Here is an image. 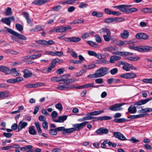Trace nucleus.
Returning a JSON list of instances; mask_svg holds the SVG:
<instances>
[{
  "instance_id": "nucleus-1",
  "label": "nucleus",
  "mask_w": 152,
  "mask_h": 152,
  "mask_svg": "<svg viewBox=\"0 0 152 152\" xmlns=\"http://www.w3.org/2000/svg\"><path fill=\"white\" fill-rule=\"evenodd\" d=\"M77 81H78V80L77 79L74 78L67 79L64 82V83L66 84L58 86L57 87V89L61 91H63L66 90L68 89L74 88H75L74 85L69 84Z\"/></svg>"
},
{
  "instance_id": "nucleus-2",
  "label": "nucleus",
  "mask_w": 152,
  "mask_h": 152,
  "mask_svg": "<svg viewBox=\"0 0 152 152\" xmlns=\"http://www.w3.org/2000/svg\"><path fill=\"white\" fill-rule=\"evenodd\" d=\"M109 68L106 67H101L97 70L96 73L98 77L104 76L109 73Z\"/></svg>"
},
{
  "instance_id": "nucleus-3",
  "label": "nucleus",
  "mask_w": 152,
  "mask_h": 152,
  "mask_svg": "<svg viewBox=\"0 0 152 152\" xmlns=\"http://www.w3.org/2000/svg\"><path fill=\"white\" fill-rule=\"evenodd\" d=\"M88 122V121H84L80 124H74L73 128H69L70 133L75 131L79 130L83 128Z\"/></svg>"
},
{
  "instance_id": "nucleus-4",
  "label": "nucleus",
  "mask_w": 152,
  "mask_h": 152,
  "mask_svg": "<svg viewBox=\"0 0 152 152\" xmlns=\"http://www.w3.org/2000/svg\"><path fill=\"white\" fill-rule=\"evenodd\" d=\"M4 28L7 31L15 36L17 37L19 39L24 40H25L27 39L26 37L24 35L17 33L15 31L12 30V29L6 27L5 26Z\"/></svg>"
},
{
  "instance_id": "nucleus-5",
  "label": "nucleus",
  "mask_w": 152,
  "mask_h": 152,
  "mask_svg": "<svg viewBox=\"0 0 152 152\" xmlns=\"http://www.w3.org/2000/svg\"><path fill=\"white\" fill-rule=\"evenodd\" d=\"M136 48L137 50L141 52H147L152 50V47L148 46H142Z\"/></svg>"
},
{
  "instance_id": "nucleus-6",
  "label": "nucleus",
  "mask_w": 152,
  "mask_h": 152,
  "mask_svg": "<svg viewBox=\"0 0 152 152\" xmlns=\"http://www.w3.org/2000/svg\"><path fill=\"white\" fill-rule=\"evenodd\" d=\"M124 103H122L120 104H116L110 106L109 109L112 111H119L122 109L121 107L123 105Z\"/></svg>"
},
{
  "instance_id": "nucleus-7",
  "label": "nucleus",
  "mask_w": 152,
  "mask_h": 152,
  "mask_svg": "<svg viewBox=\"0 0 152 152\" xmlns=\"http://www.w3.org/2000/svg\"><path fill=\"white\" fill-rule=\"evenodd\" d=\"M137 76V75L133 72H129L125 74H122L120 75V77L123 78L130 79H133Z\"/></svg>"
},
{
  "instance_id": "nucleus-8",
  "label": "nucleus",
  "mask_w": 152,
  "mask_h": 152,
  "mask_svg": "<svg viewBox=\"0 0 152 152\" xmlns=\"http://www.w3.org/2000/svg\"><path fill=\"white\" fill-rule=\"evenodd\" d=\"M14 17L11 16L7 18H2L1 19V21L3 23H6L7 25L10 26L11 21H14Z\"/></svg>"
},
{
  "instance_id": "nucleus-9",
  "label": "nucleus",
  "mask_w": 152,
  "mask_h": 152,
  "mask_svg": "<svg viewBox=\"0 0 152 152\" xmlns=\"http://www.w3.org/2000/svg\"><path fill=\"white\" fill-rule=\"evenodd\" d=\"M117 65L119 66L123 65L122 69L126 71H129L130 69V64L126 63L123 61H119L117 63Z\"/></svg>"
},
{
  "instance_id": "nucleus-10",
  "label": "nucleus",
  "mask_w": 152,
  "mask_h": 152,
  "mask_svg": "<svg viewBox=\"0 0 152 152\" xmlns=\"http://www.w3.org/2000/svg\"><path fill=\"white\" fill-rule=\"evenodd\" d=\"M45 85V84L42 83H37L34 84L27 83L24 86L28 88H36L40 86Z\"/></svg>"
},
{
  "instance_id": "nucleus-11",
  "label": "nucleus",
  "mask_w": 152,
  "mask_h": 152,
  "mask_svg": "<svg viewBox=\"0 0 152 152\" xmlns=\"http://www.w3.org/2000/svg\"><path fill=\"white\" fill-rule=\"evenodd\" d=\"M109 130L107 129L104 127L101 128L97 129L95 132L96 135H102L108 133Z\"/></svg>"
},
{
  "instance_id": "nucleus-12",
  "label": "nucleus",
  "mask_w": 152,
  "mask_h": 152,
  "mask_svg": "<svg viewBox=\"0 0 152 152\" xmlns=\"http://www.w3.org/2000/svg\"><path fill=\"white\" fill-rule=\"evenodd\" d=\"M113 135L114 136L122 140H126L127 139L121 133L119 132H114Z\"/></svg>"
},
{
  "instance_id": "nucleus-13",
  "label": "nucleus",
  "mask_w": 152,
  "mask_h": 152,
  "mask_svg": "<svg viewBox=\"0 0 152 152\" xmlns=\"http://www.w3.org/2000/svg\"><path fill=\"white\" fill-rule=\"evenodd\" d=\"M136 37L138 39H142L146 40L148 39L149 36L145 33H139L136 34Z\"/></svg>"
},
{
  "instance_id": "nucleus-14",
  "label": "nucleus",
  "mask_w": 152,
  "mask_h": 152,
  "mask_svg": "<svg viewBox=\"0 0 152 152\" xmlns=\"http://www.w3.org/2000/svg\"><path fill=\"white\" fill-rule=\"evenodd\" d=\"M64 40L65 41L68 42H77L81 40V38L79 37H71L65 38Z\"/></svg>"
},
{
  "instance_id": "nucleus-15",
  "label": "nucleus",
  "mask_w": 152,
  "mask_h": 152,
  "mask_svg": "<svg viewBox=\"0 0 152 152\" xmlns=\"http://www.w3.org/2000/svg\"><path fill=\"white\" fill-rule=\"evenodd\" d=\"M50 1V0H35L33 1L32 3L35 5H40Z\"/></svg>"
},
{
  "instance_id": "nucleus-16",
  "label": "nucleus",
  "mask_w": 152,
  "mask_h": 152,
  "mask_svg": "<svg viewBox=\"0 0 152 152\" xmlns=\"http://www.w3.org/2000/svg\"><path fill=\"white\" fill-rule=\"evenodd\" d=\"M0 71L3 72L6 74H10V69L5 66H0Z\"/></svg>"
},
{
  "instance_id": "nucleus-17",
  "label": "nucleus",
  "mask_w": 152,
  "mask_h": 152,
  "mask_svg": "<svg viewBox=\"0 0 152 152\" xmlns=\"http://www.w3.org/2000/svg\"><path fill=\"white\" fill-rule=\"evenodd\" d=\"M57 132L59 131H62V133L63 134L65 133H70L69 128L66 129L64 126L56 128Z\"/></svg>"
},
{
  "instance_id": "nucleus-18",
  "label": "nucleus",
  "mask_w": 152,
  "mask_h": 152,
  "mask_svg": "<svg viewBox=\"0 0 152 152\" xmlns=\"http://www.w3.org/2000/svg\"><path fill=\"white\" fill-rule=\"evenodd\" d=\"M121 57L119 56H111L109 60V62L111 64H113L115 62V61L120 60Z\"/></svg>"
},
{
  "instance_id": "nucleus-19",
  "label": "nucleus",
  "mask_w": 152,
  "mask_h": 152,
  "mask_svg": "<svg viewBox=\"0 0 152 152\" xmlns=\"http://www.w3.org/2000/svg\"><path fill=\"white\" fill-rule=\"evenodd\" d=\"M28 123L26 122H23L22 121H20L18 124V131L25 128L27 125Z\"/></svg>"
},
{
  "instance_id": "nucleus-20",
  "label": "nucleus",
  "mask_w": 152,
  "mask_h": 152,
  "mask_svg": "<svg viewBox=\"0 0 152 152\" xmlns=\"http://www.w3.org/2000/svg\"><path fill=\"white\" fill-rule=\"evenodd\" d=\"M131 5H120L119 10L121 11L127 13L128 8L130 7Z\"/></svg>"
},
{
  "instance_id": "nucleus-21",
  "label": "nucleus",
  "mask_w": 152,
  "mask_h": 152,
  "mask_svg": "<svg viewBox=\"0 0 152 152\" xmlns=\"http://www.w3.org/2000/svg\"><path fill=\"white\" fill-rule=\"evenodd\" d=\"M152 99V98H148L146 99L142 100L141 101H139L135 103L134 104L135 105H140L142 104H145L147 103L149 101L151 100Z\"/></svg>"
},
{
  "instance_id": "nucleus-22",
  "label": "nucleus",
  "mask_w": 152,
  "mask_h": 152,
  "mask_svg": "<svg viewBox=\"0 0 152 152\" xmlns=\"http://www.w3.org/2000/svg\"><path fill=\"white\" fill-rule=\"evenodd\" d=\"M23 77L25 78L31 77L32 74V72L28 69H25L23 71Z\"/></svg>"
},
{
  "instance_id": "nucleus-23",
  "label": "nucleus",
  "mask_w": 152,
  "mask_h": 152,
  "mask_svg": "<svg viewBox=\"0 0 152 152\" xmlns=\"http://www.w3.org/2000/svg\"><path fill=\"white\" fill-rule=\"evenodd\" d=\"M113 53L121 56L131 55L133 54L132 53L126 52H116L115 53Z\"/></svg>"
},
{
  "instance_id": "nucleus-24",
  "label": "nucleus",
  "mask_w": 152,
  "mask_h": 152,
  "mask_svg": "<svg viewBox=\"0 0 152 152\" xmlns=\"http://www.w3.org/2000/svg\"><path fill=\"white\" fill-rule=\"evenodd\" d=\"M129 35V33L127 30H124L123 32L121 34V37L124 39H127Z\"/></svg>"
},
{
  "instance_id": "nucleus-25",
  "label": "nucleus",
  "mask_w": 152,
  "mask_h": 152,
  "mask_svg": "<svg viewBox=\"0 0 152 152\" xmlns=\"http://www.w3.org/2000/svg\"><path fill=\"white\" fill-rule=\"evenodd\" d=\"M88 53L90 56H94L98 58H100L99 54H97L94 51L89 50L88 51Z\"/></svg>"
},
{
  "instance_id": "nucleus-26",
  "label": "nucleus",
  "mask_w": 152,
  "mask_h": 152,
  "mask_svg": "<svg viewBox=\"0 0 152 152\" xmlns=\"http://www.w3.org/2000/svg\"><path fill=\"white\" fill-rule=\"evenodd\" d=\"M63 61L62 60L59 59L58 58H56L53 60L51 64L54 66H55L57 63H63Z\"/></svg>"
},
{
  "instance_id": "nucleus-27",
  "label": "nucleus",
  "mask_w": 152,
  "mask_h": 152,
  "mask_svg": "<svg viewBox=\"0 0 152 152\" xmlns=\"http://www.w3.org/2000/svg\"><path fill=\"white\" fill-rule=\"evenodd\" d=\"M29 133L32 135H35L37 134V132L34 126H30L28 130Z\"/></svg>"
},
{
  "instance_id": "nucleus-28",
  "label": "nucleus",
  "mask_w": 152,
  "mask_h": 152,
  "mask_svg": "<svg viewBox=\"0 0 152 152\" xmlns=\"http://www.w3.org/2000/svg\"><path fill=\"white\" fill-rule=\"evenodd\" d=\"M128 111L131 113H134L137 111L136 107L133 105H131L129 107Z\"/></svg>"
},
{
  "instance_id": "nucleus-29",
  "label": "nucleus",
  "mask_w": 152,
  "mask_h": 152,
  "mask_svg": "<svg viewBox=\"0 0 152 152\" xmlns=\"http://www.w3.org/2000/svg\"><path fill=\"white\" fill-rule=\"evenodd\" d=\"M93 16H96V17L100 18L102 16L103 13L101 12H97L96 11H94L92 12L91 14Z\"/></svg>"
},
{
  "instance_id": "nucleus-30",
  "label": "nucleus",
  "mask_w": 152,
  "mask_h": 152,
  "mask_svg": "<svg viewBox=\"0 0 152 152\" xmlns=\"http://www.w3.org/2000/svg\"><path fill=\"white\" fill-rule=\"evenodd\" d=\"M34 124L39 134L42 133V131L40 128V125L39 123L37 122H35Z\"/></svg>"
},
{
  "instance_id": "nucleus-31",
  "label": "nucleus",
  "mask_w": 152,
  "mask_h": 152,
  "mask_svg": "<svg viewBox=\"0 0 152 152\" xmlns=\"http://www.w3.org/2000/svg\"><path fill=\"white\" fill-rule=\"evenodd\" d=\"M110 35L111 33H107L106 35H103V37L105 41L106 42H109L111 40V38L110 37Z\"/></svg>"
},
{
  "instance_id": "nucleus-32",
  "label": "nucleus",
  "mask_w": 152,
  "mask_h": 152,
  "mask_svg": "<svg viewBox=\"0 0 152 152\" xmlns=\"http://www.w3.org/2000/svg\"><path fill=\"white\" fill-rule=\"evenodd\" d=\"M9 96V92H0V98H3L8 97Z\"/></svg>"
},
{
  "instance_id": "nucleus-33",
  "label": "nucleus",
  "mask_w": 152,
  "mask_h": 152,
  "mask_svg": "<svg viewBox=\"0 0 152 152\" xmlns=\"http://www.w3.org/2000/svg\"><path fill=\"white\" fill-rule=\"evenodd\" d=\"M10 74L12 73L15 76H19L20 75V74L18 73L16 71V69L15 68H12L10 69Z\"/></svg>"
},
{
  "instance_id": "nucleus-34",
  "label": "nucleus",
  "mask_w": 152,
  "mask_h": 152,
  "mask_svg": "<svg viewBox=\"0 0 152 152\" xmlns=\"http://www.w3.org/2000/svg\"><path fill=\"white\" fill-rule=\"evenodd\" d=\"M113 121L116 123H122L127 121V120L124 118H120L118 119H115L113 120Z\"/></svg>"
},
{
  "instance_id": "nucleus-35",
  "label": "nucleus",
  "mask_w": 152,
  "mask_h": 152,
  "mask_svg": "<svg viewBox=\"0 0 152 152\" xmlns=\"http://www.w3.org/2000/svg\"><path fill=\"white\" fill-rule=\"evenodd\" d=\"M103 50L104 52H111L115 50V49L113 47H109L103 48Z\"/></svg>"
},
{
  "instance_id": "nucleus-36",
  "label": "nucleus",
  "mask_w": 152,
  "mask_h": 152,
  "mask_svg": "<svg viewBox=\"0 0 152 152\" xmlns=\"http://www.w3.org/2000/svg\"><path fill=\"white\" fill-rule=\"evenodd\" d=\"M146 115V114H140L136 115H132L131 116V118L134 119L136 118H142L144 117Z\"/></svg>"
},
{
  "instance_id": "nucleus-37",
  "label": "nucleus",
  "mask_w": 152,
  "mask_h": 152,
  "mask_svg": "<svg viewBox=\"0 0 152 152\" xmlns=\"http://www.w3.org/2000/svg\"><path fill=\"white\" fill-rule=\"evenodd\" d=\"M88 43L91 46L94 48H97L99 47L98 44L96 43L91 41H87Z\"/></svg>"
},
{
  "instance_id": "nucleus-38",
  "label": "nucleus",
  "mask_w": 152,
  "mask_h": 152,
  "mask_svg": "<svg viewBox=\"0 0 152 152\" xmlns=\"http://www.w3.org/2000/svg\"><path fill=\"white\" fill-rule=\"evenodd\" d=\"M120 80L118 79H114L113 78H110L108 80V83L109 84H111L112 83H116L119 82Z\"/></svg>"
},
{
  "instance_id": "nucleus-39",
  "label": "nucleus",
  "mask_w": 152,
  "mask_h": 152,
  "mask_svg": "<svg viewBox=\"0 0 152 152\" xmlns=\"http://www.w3.org/2000/svg\"><path fill=\"white\" fill-rule=\"evenodd\" d=\"M140 58L138 56L134 57L132 56H130L126 58V59L132 61H137L140 59Z\"/></svg>"
},
{
  "instance_id": "nucleus-40",
  "label": "nucleus",
  "mask_w": 152,
  "mask_h": 152,
  "mask_svg": "<svg viewBox=\"0 0 152 152\" xmlns=\"http://www.w3.org/2000/svg\"><path fill=\"white\" fill-rule=\"evenodd\" d=\"M56 28V32H65V28H64V26H58Z\"/></svg>"
},
{
  "instance_id": "nucleus-41",
  "label": "nucleus",
  "mask_w": 152,
  "mask_h": 152,
  "mask_svg": "<svg viewBox=\"0 0 152 152\" xmlns=\"http://www.w3.org/2000/svg\"><path fill=\"white\" fill-rule=\"evenodd\" d=\"M70 76L69 74H66L64 75H63L60 77L61 81L64 82V83L65 80H66V79Z\"/></svg>"
},
{
  "instance_id": "nucleus-42",
  "label": "nucleus",
  "mask_w": 152,
  "mask_h": 152,
  "mask_svg": "<svg viewBox=\"0 0 152 152\" xmlns=\"http://www.w3.org/2000/svg\"><path fill=\"white\" fill-rule=\"evenodd\" d=\"M49 132L50 134L56 135L57 134V131L56 128L54 129H51L49 130Z\"/></svg>"
},
{
  "instance_id": "nucleus-43",
  "label": "nucleus",
  "mask_w": 152,
  "mask_h": 152,
  "mask_svg": "<svg viewBox=\"0 0 152 152\" xmlns=\"http://www.w3.org/2000/svg\"><path fill=\"white\" fill-rule=\"evenodd\" d=\"M104 112L103 110H100L98 111H94L93 112H90V114L91 115H96L100 114H101Z\"/></svg>"
},
{
  "instance_id": "nucleus-44",
  "label": "nucleus",
  "mask_w": 152,
  "mask_h": 152,
  "mask_svg": "<svg viewBox=\"0 0 152 152\" xmlns=\"http://www.w3.org/2000/svg\"><path fill=\"white\" fill-rule=\"evenodd\" d=\"M100 33H106L107 34V33H110V30L108 28H102L100 30Z\"/></svg>"
},
{
  "instance_id": "nucleus-45",
  "label": "nucleus",
  "mask_w": 152,
  "mask_h": 152,
  "mask_svg": "<svg viewBox=\"0 0 152 152\" xmlns=\"http://www.w3.org/2000/svg\"><path fill=\"white\" fill-rule=\"evenodd\" d=\"M43 28V27H42V26L39 25L37 26L34 29L31 30V31H39L42 30Z\"/></svg>"
},
{
  "instance_id": "nucleus-46",
  "label": "nucleus",
  "mask_w": 152,
  "mask_h": 152,
  "mask_svg": "<svg viewBox=\"0 0 152 152\" xmlns=\"http://www.w3.org/2000/svg\"><path fill=\"white\" fill-rule=\"evenodd\" d=\"M90 36L89 33L88 32H85L83 33L81 37L82 39H85L88 38Z\"/></svg>"
},
{
  "instance_id": "nucleus-47",
  "label": "nucleus",
  "mask_w": 152,
  "mask_h": 152,
  "mask_svg": "<svg viewBox=\"0 0 152 152\" xmlns=\"http://www.w3.org/2000/svg\"><path fill=\"white\" fill-rule=\"evenodd\" d=\"M12 13L11 8L10 7H8L6 9L5 14L7 16L10 15Z\"/></svg>"
},
{
  "instance_id": "nucleus-48",
  "label": "nucleus",
  "mask_w": 152,
  "mask_h": 152,
  "mask_svg": "<svg viewBox=\"0 0 152 152\" xmlns=\"http://www.w3.org/2000/svg\"><path fill=\"white\" fill-rule=\"evenodd\" d=\"M67 116L66 115H63L59 116L58 118L59 119V120L61 121V123L63 122L67 119Z\"/></svg>"
},
{
  "instance_id": "nucleus-49",
  "label": "nucleus",
  "mask_w": 152,
  "mask_h": 152,
  "mask_svg": "<svg viewBox=\"0 0 152 152\" xmlns=\"http://www.w3.org/2000/svg\"><path fill=\"white\" fill-rule=\"evenodd\" d=\"M42 55V53H39L37 55H33L31 56V59H34L38 58L40 57Z\"/></svg>"
},
{
  "instance_id": "nucleus-50",
  "label": "nucleus",
  "mask_w": 152,
  "mask_h": 152,
  "mask_svg": "<svg viewBox=\"0 0 152 152\" xmlns=\"http://www.w3.org/2000/svg\"><path fill=\"white\" fill-rule=\"evenodd\" d=\"M95 37L96 41L98 43H101L102 42V39L101 37L98 35H95Z\"/></svg>"
},
{
  "instance_id": "nucleus-51",
  "label": "nucleus",
  "mask_w": 152,
  "mask_h": 152,
  "mask_svg": "<svg viewBox=\"0 0 152 152\" xmlns=\"http://www.w3.org/2000/svg\"><path fill=\"white\" fill-rule=\"evenodd\" d=\"M118 70L117 68H114L110 71L111 74L112 75H114L116 74L118 72Z\"/></svg>"
},
{
  "instance_id": "nucleus-52",
  "label": "nucleus",
  "mask_w": 152,
  "mask_h": 152,
  "mask_svg": "<svg viewBox=\"0 0 152 152\" xmlns=\"http://www.w3.org/2000/svg\"><path fill=\"white\" fill-rule=\"evenodd\" d=\"M104 22L105 23H111L114 22V18H110L105 19Z\"/></svg>"
},
{
  "instance_id": "nucleus-53",
  "label": "nucleus",
  "mask_w": 152,
  "mask_h": 152,
  "mask_svg": "<svg viewBox=\"0 0 152 152\" xmlns=\"http://www.w3.org/2000/svg\"><path fill=\"white\" fill-rule=\"evenodd\" d=\"M42 125L43 128L45 130L48 129V123L47 121H45L42 122Z\"/></svg>"
},
{
  "instance_id": "nucleus-54",
  "label": "nucleus",
  "mask_w": 152,
  "mask_h": 152,
  "mask_svg": "<svg viewBox=\"0 0 152 152\" xmlns=\"http://www.w3.org/2000/svg\"><path fill=\"white\" fill-rule=\"evenodd\" d=\"M15 27L17 29L20 31L23 30V27L20 24L17 23L15 25Z\"/></svg>"
},
{
  "instance_id": "nucleus-55",
  "label": "nucleus",
  "mask_w": 152,
  "mask_h": 152,
  "mask_svg": "<svg viewBox=\"0 0 152 152\" xmlns=\"http://www.w3.org/2000/svg\"><path fill=\"white\" fill-rule=\"evenodd\" d=\"M124 20V19L122 18H114V22H121Z\"/></svg>"
},
{
  "instance_id": "nucleus-56",
  "label": "nucleus",
  "mask_w": 152,
  "mask_h": 152,
  "mask_svg": "<svg viewBox=\"0 0 152 152\" xmlns=\"http://www.w3.org/2000/svg\"><path fill=\"white\" fill-rule=\"evenodd\" d=\"M64 71V69L63 68L59 69L57 70L56 71V73L59 75L62 74Z\"/></svg>"
},
{
  "instance_id": "nucleus-57",
  "label": "nucleus",
  "mask_w": 152,
  "mask_h": 152,
  "mask_svg": "<svg viewBox=\"0 0 152 152\" xmlns=\"http://www.w3.org/2000/svg\"><path fill=\"white\" fill-rule=\"evenodd\" d=\"M137 10L138 9L136 8H128L127 13H130L132 12H136L137 11Z\"/></svg>"
},
{
  "instance_id": "nucleus-58",
  "label": "nucleus",
  "mask_w": 152,
  "mask_h": 152,
  "mask_svg": "<svg viewBox=\"0 0 152 152\" xmlns=\"http://www.w3.org/2000/svg\"><path fill=\"white\" fill-rule=\"evenodd\" d=\"M45 54L49 55L52 56H55V52L50 51H44Z\"/></svg>"
},
{
  "instance_id": "nucleus-59",
  "label": "nucleus",
  "mask_w": 152,
  "mask_h": 152,
  "mask_svg": "<svg viewBox=\"0 0 152 152\" xmlns=\"http://www.w3.org/2000/svg\"><path fill=\"white\" fill-rule=\"evenodd\" d=\"M90 114V113H87L86 116L84 117L86 120L92 119V116H90L91 115Z\"/></svg>"
},
{
  "instance_id": "nucleus-60",
  "label": "nucleus",
  "mask_w": 152,
  "mask_h": 152,
  "mask_svg": "<svg viewBox=\"0 0 152 152\" xmlns=\"http://www.w3.org/2000/svg\"><path fill=\"white\" fill-rule=\"evenodd\" d=\"M3 135L4 136L7 138H10L12 136V134L11 133L4 132Z\"/></svg>"
},
{
  "instance_id": "nucleus-61",
  "label": "nucleus",
  "mask_w": 152,
  "mask_h": 152,
  "mask_svg": "<svg viewBox=\"0 0 152 152\" xmlns=\"http://www.w3.org/2000/svg\"><path fill=\"white\" fill-rule=\"evenodd\" d=\"M36 42L38 44H42L46 45V41L45 40H39L37 41Z\"/></svg>"
},
{
  "instance_id": "nucleus-62",
  "label": "nucleus",
  "mask_w": 152,
  "mask_h": 152,
  "mask_svg": "<svg viewBox=\"0 0 152 152\" xmlns=\"http://www.w3.org/2000/svg\"><path fill=\"white\" fill-rule=\"evenodd\" d=\"M108 62L109 61L105 59H102L99 61V63L103 64H108Z\"/></svg>"
},
{
  "instance_id": "nucleus-63",
  "label": "nucleus",
  "mask_w": 152,
  "mask_h": 152,
  "mask_svg": "<svg viewBox=\"0 0 152 152\" xmlns=\"http://www.w3.org/2000/svg\"><path fill=\"white\" fill-rule=\"evenodd\" d=\"M95 82L97 84H101L103 83V80L102 78L97 79L95 80Z\"/></svg>"
},
{
  "instance_id": "nucleus-64",
  "label": "nucleus",
  "mask_w": 152,
  "mask_h": 152,
  "mask_svg": "<svg viewBox=\"0 0 152 152\" xmlns=\"http://www.w3.org/2000/svg\"><path fill=\"white\" fill-rule=\"evenodd\" d=\"M94 83H89L86 84L85 85H84L85 88H88L90 87H94Z\"/></svg>"
}]
</instances>
